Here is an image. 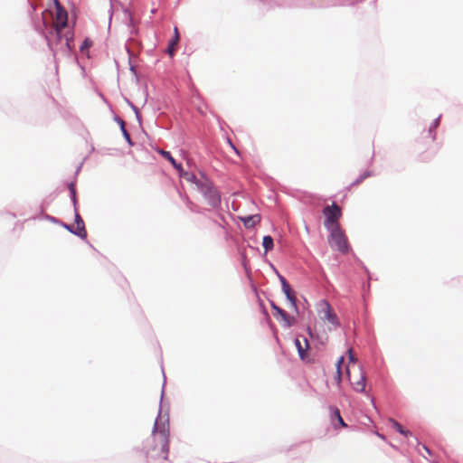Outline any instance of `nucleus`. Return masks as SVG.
<instances>
[{
  "label": "nucleus",
  "mask_w": 463,
  "mask_h": 463,
  "mask_svg": "<svg viewBox=\"0 0 463 463\" xmlns=\"http://www.w3.org/2000/svg\"><path fill=\"white\" fill-rule=\"evenodd\" d=\"M280 280H281V284H282L283 292L285 293L287 298L290 301V303L293 306H296L297 298H296V296H295L293 290L291 289L290 286L288 285V283L287 282V280L284 278L281 277Z\"/></svg>",
  "instance_id": "9d476101"
},
{
  "label": "nucleus",
  "mask_w": 463,
  "mask_h": 463,
  "mask_svg": "<svg viewBox=\"0 0 463 463\" xmlns=\"http://www.w3.org/2000/svg\"><path fill=\"white\" fill-rule=\"evenodd\" d=\"M180 40L177 27L174 29V39L170 42L167 52L170 56H173L175 51V46L178 44Z\"/></svg>",
  "instance_id": "2eb2a0df"
},
{
  "label": "nucleus",
  "mask_w": 463,
  "mask_h": 463,
  "mask_svg": "<svg viewBox=\"0 0 463 463\" xmlns=\"http://www.w3.org/2000/svg\"><path fill=\"white\" fill-rule=\"evenodd\" d=\"M319 309V315L321 319L326 320L328 323H330L334 326H337L339 325L338 318L336 315L334 313L332 307H330L329 303L326 300L320 301L318 304Z\"/></svg>",
  "instance_id": "0eeeda50"
},
{
  "label": "nucleus",
  "mask_w": 463,
  "mask_h": 463,
  "mask_svg": "<svg viewBox=\"0 0 463 463\" xmlns=\"http://www.w3.org/2000/svg\"><path fill=\"white\" fill-rule=\"evenodd\" d=\"M345 372L354 391L363 392L366 386V378L363 368L357 363L353 362L345 365Z\"/></svg>",
  "instance_id": "7ed1b4c3"
},
{
  "label": "nucleus",
  "mask_w": 463,
  "mask_h": 463,
  "mask_svg": "<svg viewBox=\"0 0 463 463\" xmlns=\"http://www.w3.org/2000/svg\"><path fill=\"white\" fill-rule=\"evenodd\" d=\"M123 132H124L125 137L129 140V135L128 134L126 129L123 128Z\"/></svg>",
  "instance_id": "393cba45"
},
{
  "label": "nucleus",
  "mask_w": 463,
  "mask_h": 463,
  "mask_svg": "<svg viewBox=\"0 0 463 463\" xmlns=\"http://www.w3.org/2000/svg\"><path fill=\"white\" fill-rule=\"evenodd\" d=\"M240 219L246 228H252L260 222V216L259 214L241 217Z\"/></svg>",
  "instance_id": "f8f14e48"
},
{
  "label": "nucleus",
  "mask_w": 463,
  "mask_h": 463,
  "mask_svg": "<svg viewBox=\"0 0 463 463\" xmlns=\"http://www.w3.org/2000/svg\"><path fill=\"white\" fill-rule=\"evenodd\" d=\"M179 175L181 177H184L185 178L186 180L188 181H194L195 179V176L193 175V174H190L188 172H185L184 169H183V172L182 174H179Z\"/></svg>",
  "instance_id": "aec40b11"
},
{
  "label": "nucleus",
  "mask_w": 463,
  "mask_h": 463,
  "mask_svg": "<svg viewBox=\"0 0 463 463\" xmlns=\"http://www.w3.org/2000/svg\"><path fill=\"white\" fill-rule=\"evenodd\" d=\"M232 148L234 149V151H235L237 154H239L238 149H237L235 146H233L232 145Z\"/></svg>",
  "instance_id": "a878e982"
},
{
  "label": "nucleus",
  "mask_w": 463,
  "mask_h": 463,
  "mask_svg": "<svg viewBox=\"0 0 463 463\" xmlns=\"http://www.w3.org/2000/svg\"><path fill=\"white\" fill-rule=\"evenodd\" d=\"M422 448L427 453L430 454V449L425 445H422Z\"/></svg>",
  "instance_id": "b1692460"
},
{
  "label": "nucleus",
  "mask_w": 463,
  "mask_h": 463,
  "mask_svg": "<svg viewBox=\"0 0 463 463\" xmlns=\"http://www.w3.org/2000/svg\"><path fill=\"white\" fill-rule=\"evenodd\" d=\"M281 319L284 321L285 326L288 327L292 326L296 322L295 317L288 316L287 313H285V316L281 317Z\"/></svg>",
  "instance_id": "a211bd4d"
},
{
  "label": "nucleus",
  "mask_w": 463,
  "mask_h": 463,
  "mask_svg": "<svg viewBox=\"0 0 463 463\" xmlns=\"http://www.w3.org/2000/svg\"><path fill=\"white\" fill-rule=\"evenodd\" d=\"M348 356H349V363L348 364H351L353 362L356 363V359L354 357V352H353V350L351 348L348 350Z\"/></svg>",
  "instance_id": "4be33fe9"
},
{
  "label": "nucleus",
  "mask_w": 463,
  "mask_h": 463,
  "mask_svg": "<svg viewBox=\"0 0 463 463\" xmlns=\"http://www.w3.org/2000/svg\"><path fill=\"white\" fill-rule=\"evenodd\" d=\"M332 417L333 419L335 418L337 420L341 427H346V424L345 423L343 418L341 417L340 411L337 408H335L333 410Z\"/></svg>",
  "instance_id": "f3484780"
},
{
  "label": "nucleus",
  "mask_w": 463,
  "mask_h": 463,
  "mask_svg": "<svg viewBox=\"0 0 463 463\" xmlns=\"http://www.w3.org/2000/svg\"><path fill=\"white\" fill-rule=\"evenodd\" d=\"M271 307H272V308L276 311V314H274V316H275V317H276L277 315H279V316H280V317H281L282 316H285V313H286V311H285V310H283L282 308H280V307H277L275 304H272V305H271Z\"/></svg>",
  "instance_id": "412c9836"
},
{
  "label": "nucleus",
  "mask_w": 463,
  "mask_h": 463,
  "mask_svg": "<svg viewBox=\"0 0 463 463\" xmlns=\"http://www.w3.org/2000/svg\"><path fill=\"white\" fill-rule=\"evenodd\" d=\"M92 45H93V41L90 38H85V40L83 41V43L80 46V51L83 52L87 51L88 49H90Z\"/></svg>",
  "instance_id": "6ab92c4d"
},
{
  "label": "nucleus",
  "mask_w": 463,
  "mask_h": 463,
  "mask_svg": "<svg viewBox=\"0 0 463 463\" xmlns=\"http://www.w3.org/2000/svg\"><path fill=\"white\" fill-rule=\"evenodd\" d=\"M53 33L51 34L54 39H49V45H58L64 42V46L68 51H71L74 33L68 28V13L61 6L59 1L55 0V12L53 14V22L52 24Z\"/></svg>",
  "instance_id": "f03ea898"
},
{
  "label": "nucleus",
  "mask_w": 463,
  "mask_h": 463,
  "mask_svg": "<svg viewBox=\"0 0 463 463\" xmlns=\"http://www.w3.org/2000/svg\"><path fill=\"white\" fill-rule=\"evenodd\" d=\"M169 424L162 419L156 420L152 434L144 443L143 450L150 462L168 460L169 455Z\"/></svg>",
  "instance_id": "f257e3e1"
},
{
  "label": "nucleus",
  "mask_w": 463,
  "mask_h": 463,
  "mask_svg": "<svg viewBox=\"0 0 463 463\" xmlns=\"http://www.w3.org/2000/svg\"><path fill=\"white\" fill-rule=\"evenodd\" d=\"M70 188H71V194H72V198L75 201L76 195H75V190H74L73 184H71Z\"/></svg>",
  "instance_id": "5701e85b"
},
{
  "label": "nucleus",
  "mask_w": 463,
  "mask_h": 463,
  "mask_svg": "<svg viewBox=\"0 0 463 463\" xmlns=\"http://www.w3.org/2000/svg\"><path fill=\"white\" fill-rule=\"evenodd\" d=\"M328 244L331 248L337 250L341 253H347L349 250V243L345 232L341 227L328 230Z\"/></svg>",
  "instance_id": "20e7f679"
},
{
  "label": "nucleus",
  "mask_w": 463,
  "mask_h": 463,
  "mask_svg": "<svg viewBox=\"0 0 463 463\" xmlns=\"http://www.w3.org/2000/svg\"><path fill=\"white\" fill-rule=\"evenodd\" d=\"M388 423L391 425V427L401 433L402 435L408 437L411 436V432L408 430H405L397 420L393 419H389Z\"/></svg>",
  "instance_id": "4468645a"
},
{
  "label": "nucleus",
  "mask_w": 463,
  "mask_h": 463,
  "mask_svg": "<svg viewBox=\"0 0 463 463\" xmlns=\"http://www.w3.org/2000/svg\"><path fill=\"white\" fill-rule=\"evenodd\" d=\"M344 361H345V358L344 356H341L337 363H336V370H335V376H334V380L337 385L338 388L341 387V383H342V379H343V365H344Z\"/></svg>",
  "instance_id": "9b49d317"
},
{
  "label": "nucleus",
  "mask_w": 463,
  "mask_h": 463,
  "mask_svg": "<svg viewBox=\"0 0 463 463\" xmlns=\"http://www.w3.org/2000/svg\"><path fill=\"white\" fill-rule=\"evenodd\" d=\"M200 189L211 206L216 207L220 203V195L217 190L210 183L207 181L201 183Z\"/></svg>",
  "instance_id": "423d86ee"
},
{
  "label": "nucleus",
  "mask_w": 463,
  "mask_h": 463,
  "mask_svg": "<svg viewBox=\"0 0 463 463\" xmlns=\"http://www.w3.org/2000/svg\"><path fill=\"white\" fill-rule=\"evenodd\" d=\"M262 246L266 252H268L269 250H271L274 246L273 239L269 235L264 236L263 241H262Z\"/></svg>",
  "instance_id": "dca6fc26"
},
{
  "label": "nucleus",
  "mask_w": 463,
  "mask_h": 463,
  "mask_svg": "<svg viewBox=\"0 0 463 463\" xmlns=\"http://www.w3.org/2000/svg\"><path fill=\"white\" fill-rule=\"evenodd\" d=\"M158 153L167 159L171 165L178 171L179 174L183 172V166L177 164L175 159L171 156L170 152L165 150H158Z\"/></svg>",
  "instance_id": "ddd939ff"
},
{
  "label": "nucleus",
  "mask_w": 463,
  "mask_h": 463,
  "mask_svg": "<svg viewBox=\"0 0 463 463\" xmlns=\"http://www.w3.org/2000/svg\"><path fill=\"white\" fill-rule=\"evenodd\" d=\"M75 222H76V227H75V230L72 231V232L80 238H86L87 232L85 230L84 222L79 213H76V215H75Z\"/></svg>",
  "instance_id": "1a4fd4ad"
},
{
  "label": "nucleus",
  "mask_w": 463,
  "mask_h": 463,
  "mask_svg": "<svg viewBox=\"0 0 463 463\" xmlns=\"http://www.w3.org/2000/svg\"><path fill=\"white\" fill-rule=\"evenodd\" d=\"M323 214L325 215L324 225L327 231L340 227L339 219L342 216V211L335 203L326 206L323 209Z\"/></svg>",
  "instance_id": "39448f33"
},
{
  "label": "nucleus",
  "mask_w": 463,
  "mask_h": 463,
  "mask_svg": "<svg viewBox=\"0 0 463 463\" xmlns=\"http://www.w3.org/2000/svg\"><path fill=\"white\" fill-rule=\"evenodd\" d=\"M295 345L298 349L299 357L301 360L305 361L308 358V348L309 344L306 337H303L302 340L299 338H296L295 340Z\"/></svg>",
  "instance_id": "6e6552de"
}]
</instances>
